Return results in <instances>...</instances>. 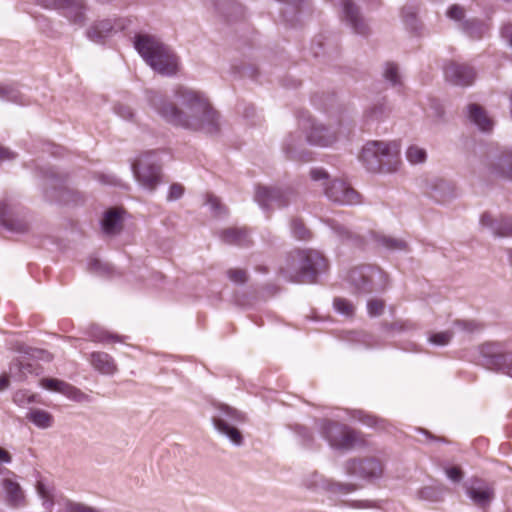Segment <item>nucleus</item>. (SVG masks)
I'll list each match as a JSON object with an SVG mask.
<instances>
[{
  "label": "nucleus",
  "mask_w": 512,
  "mask_h": 512,
  "mask_svg": "<svg viewBox=\"0 0 512 512\" xmlns=\"http://www.w3.org/2000/svg\"><path fill=\"white\" fill-rule=\"evenodd\" d=\"M175 97L176 104L157 92L151 91L148 94L150 105L166 122L207 134L218 132V113L203 95L197 91L179 88L175 92Z\"/></svg>",
  "instance_id": "obj_1"
},
{
  "label": "nucleus",
  "mask_w": 512,
  "mask_h": 512,
  "mask_svg": "<svg viewBox=\"0 0 512 512\" xmlns=\"http://www.w3.org/2000/svg\"><path fill=\"white\" fill-rule=\"evenodd\" d=\"M326 267V260L319 252L299 250L288 254L280 270L289 281L312 283Z\"/></svg>",
  "instance_id": "obj_2"
},
{
  "label": "nucleus",
  "mask_w": 512,
  "mask_h": 512,
  "mask_svg": "<svg viewBox=\"0 0 512 512\" xmlns=\"http://www.w3.org/2000/svg\"><path fill=\"white\" fill-rule=\"evenodd\" d=\"M135 48L145 62L162 75H173L178 69V59L169 47L157 38L140 35L135 40Z\"/></svg>",
  "instance_id": "obj_3"
},
{
  "label": "nucleus",
  "mask_w": 512,
  "mask_h": 512,
  "mask_svg": "<svg viewBox=\"0 0 512 512\" xmlns=\"http://www.w3.org/2000/svg\"><path fill=\"white\" fill-rule=\"evenodd\" d=\"M310 175L314 181H324V193L332 202L340 205H354L360 203L359 194L351 186L342 180H329V175L324 169H312Z\"/></svg>",
  "instance_id": "obj_4"
},
{
  "label": "nucleus",
  "mask_w": 512,
  "mask_h": 512,
  "mask_svg": "<svg viewBox=\"0 0 512 512\" xmlns=\"http://www.w3.org/2000/svg\"><path fill=\"white\" fill-rule=\"evenodd\" d=\"M244 421V414L225 405L220 406L217 413L212 417L215 429L225 435L230 442L236 446L242 445L243 437L240 431L235 427V424Z\"/></svg>",
  "instance_id": "obj_5"
},
{
  "label": "nucleus",
  "mask_w": 512,
  "mask_h": 512,
  "mask_svg": "<svg viewBox=\"0 0 512 512\" xmlns=\"http://www.w3.org/2000/svg\"><path fill=\"white\" fill-rule=\"evenodd\" d=\"M481 363L489 370L502 371L512 377V354L503 353L500 345L485 343L479 347Z\"/></svg>",
  "instance_id": "obj_6"
},
{
  "label": "nucleus",
  "mask_w": 512,
  "mask_h": 512,
  "mask_svg": "<svg viewBox=\"0 0 512 512\" xmlns=\"http://www.w3.org/2000/svg\"><path fill=\"white\" fill-rule=\"evenodd\" d=\"M322 435L330 446L336 449H350L357 442L358 435L347 426L323 420L321 425Z\"/></svg>",
  "instance_id": "obj_7"
},
{
  "label": "nucleus",
  "mask_w": 512,
  "mask_h": 512,
  "mask_svg": "<svg viewBox=\"0 0 512 512\" xmlns=\"http://www.w3.org/2000/svg\"><path fill=\"white\" fill-rule=\"evenodd\" d=\"M295 198L296 194L290 188L258 187L255 193V201L264 210L283 208Z\"/></svg>",
  "instance_id": "obj_8"
},
{
  "label": "nucleus",
  "mask_w": 512,
  "mask_h": 512,
  "mask_svg": "<svg viewBox=\"0 0 512 512\" xmlns=\"http://www.w3.org/2000/svg\"><path fill=\"white\" fill-rule=\"evenodd\" d=\"M345 473L349 476H356L365 480H375L383 474V464L374 457L362 460L351 459L344 465Z\"/></svg>",
  "instance_id": "obj_9"
},
{
  "label": "nucleus",
  "mask_w": 512,
  "mask_h": 512,
  "mask_svg": "<svg viewBox=\"0 0 512 512\" xmlns=\"http://www.w3.org/2000/svg\"><path fill=\"white\" fill-rule=\"evenodd\" d=\"M152 153H146L132 164V170L137 181L146 189L152 191L160 180V169L150 162Z\"/></svg>",
  "instance_id": "obj_10"
},
{
  "label": "nucleus",
  "mask_w": 512,
  "mask_h": 512,
  "mask_svg": "<svg viewBox=\"0 0 512 512\" xmlns=\"http://www.w3.org/2000/svg\"><path fill=\"white\" fill-rule=\"evenodd\" d=\"M45 8L55 9L73 24L83 25L85 22V4L83 0H37Z\"/></svg>",
  "instance_id": "obj_11"
},
{
  "label": "nucleus",
  "mask_w": 512,
  "mask_h": 512,
  "mask_svg": "<svg viewBox=\"0 0 512 512\" xmlns=\"http://www.w3.org/2000/svg\"><path fill=\"white\" fill-rule=\"evenodd\" d=\"M9 477L1 481V487L4 494L5 503L12 508H22L27 505V498L24 489L17 481L14 473L10 472Z\"/></svg>",
  "instance_id": "obj_12"
},
{
  "label": "nucleus",
  "mask_w": 512,
  "mask_h": 512,
  "mask_svg": "<svg viewBox=\"0 0 512 512\" xmlns=\"http://www.w3.org/2000/svg\"><path fill=\"white\" fill-rule=\"evenodd\" d=\"M381 272L372 267L352 269L348 274V281L355 287L358 293H371L374 289L375 277H380Z\"/></svg>",
  "instance_id": "obj_13"
},
{
  "label": "nucleus",
  "mask_w": 512,
  "mask_h": 512,
  "mask_svg": "<svg viewBox=\"0 0 512 512\" xmlns=\"http://www.w3.org/2000/svg\"><path fill=\"white\" fill-rule=\"evenodd\" d=\"M479 326L473 321L455 320L451 330L431 333L428 340L431 344L437 346H446L450 343L456 332L473 333Z\"/></svg>",
  "instance_id": "obj_14"
},
{
  "label": "nucleus",
  "mask_w": 512,
  "mask_h": 512,
  "mask_svg": "<svg viewBox=\"0 0 512 512\" xmlns=\"http://www.w3.org/2000/svg\"><path fill=\"white\" fill-rule=\"evenodd\" d=\"M444 75L448 82L457 86L471 85L476 76L473 68L455 62H450L444 67Z\"/></svg>",
  "instance_id": "obj_15"
},
{
  "label": "nucleus",
  "mask_w": 512,
  "mask_h": 512,
  "mask_svg": "<svg viewBox=\"0 0 512 512\" xmlns=\"http://www.w3.org/2000/svg\"><path fill=\"white\" fill-rule=\"evenodd\" d=\"M378 157L381 162V171H395L399 164L400 146L397 142L377 141Z\"/></svg>",
  "instance_id": "obj_16"
},
{
  "label": "nucleus",
  "mask_w": 512,
  "mask_h": 512,
  "mask_svg": "<svg viewBox=\"0 0 512 512\" xmlns=\"http://www.w3.org/2000/svg\"><path fill=\"white\" fill-rule=\"evenodd\" d=\"M42 385L46 389L60 392L67 398L78 403H88L91 401L89 395L85 394L80 389L58 379H44L42 381Z\"/></svg>",
  "instance_id": "obj_17"
},
{
  "label": "nucleus",
  "mask_w": 512,
  "mask_h": 512,
  "mask_svg": "<svg viewBox=\"0 0 512 512\" xmlns=\"http://www.w3.org/2000/svg\"><path fill=\"white\" fill-rule=\"evenodd\" d=\"M33 372V364L25 357L20 356L13 360L9 367V376H0V391L5 390L9 386V377L21 381L28 374Z\"/></svg>",
  "instance_id": "obj_18"
},
{
  "label": "nucleus",
  "mask_w": 512,
  "mask_h": 512,
  "mask_svg": "<svg viewBox=\"0 0 512 512\" xmlns=\"http://www.w3.org/2000/svg\"><path fill=\"white\" fill-rule=\"evenodd\" d=\"M340 132L332 130L322 124H313L307 135L308 141L313 145L330 146L339 138Z\"/></svg>",
  "instance_id": "obj_19"
},
{
  "label": "nucleus",
  "mask_w": 512,
  "mask_h": 512,
  "mask_svg": "<svg viewBox=\"0 0 512 512\" xmlns=\"http://www.w3.org/2000/svg\"><path fill=\"white\" fill-rule=\"evenodd\" d=\"M467 494L475 505L479 507H486L494 498V490L488 484L477 481L473 483L468 489Z\"/></svg>",
  "instance_id": "obj_20"
},
{
  "label": "nucleus",
  "mask_w": 512,
  "mask_h": 512,
  "mask_svg": "<svg viewBox=\"0 0 512 512\" xmlns=\"http://www.w3.org/2000/svg\"><path fill=\"white\" fill-rule=\"evenodd\" d=\"M343 13L345 19L351 25L355 33L364 35L367 33V25L364 19L359 14L358 8L355 6L352 0L342 1Z\"/></svg>",
  "instance_id": "obj_21"
},
{
  "label": "nucleus",
  "mask_w": 512,
  "mask_h": 512,
  "mask_svg": "<svg viewBox=\"0 0 512 512\" xmlns=\"http://www.w3.org/2000/svg\"><path fill=\"white\" fill-rule=\"evenodd\" d=\"M35 490L47 511H51L57 499L54 485L44 478H39L35 484Z\"/></svg>",
  "instance_id": "obj_22"
},
{
  "label": "nucleus",
  "mask_w": 512,
  "mask_h": 512,
  "mask_svg": "<svg viewBox=\"0 0 512 512\" xmlns=\"http://www.w3.org/2000/svg\"><path fill=\"white\" fill-rule=\"evenodd\" d=\"M90 363L101 374L113 375L117 372L113 358L105 352H93L90 355Z\"/></svg>",
  "instance_id": "obj_23"
},
{
  "label": "nucleus",
  "mask_w": 512,
  "mask_h": 512,
  "mask_svg": "<svg viewBox=\"0 0 512 512\" xmlns=\"http://www.w3.org/2000/svg\"><path fill=\"white\" fill-rule=\"evenodd\" d=\"M379 148L377 147V141H371L366 143L363 147L360 159L366 168L370 171L377 172L381 171V162L378 157Z\"/></svg>",
  "instance_id": "obj_24"
},
{
  "label": "nucleus",
  "mask_w": 512,
  "mask_h": 512,
  "mask_svg": "<svg viewBox=\"0 0 512 512\" xmlns=\"http://www.w3.org/2000/svg\"><path fill=\"white\" fill-rule=\"evenodd\" d=\"M102 230L107 235H116L122 229V215L121 211L111 209L104 214L101 221Z\"/></svg>",
  "instance_id": "obj_25"
},
{
  "label": "nucleus",
  "mask_w": 512,
  "mask_h": 512,
  "mask_svg": "<svg viewBox=\"0 0 512 512\" xmlns=\"http://www.w3.org/2000/svg\"><path fill=\"white\" fill-rule=\"evenodd\" d=\"M114 23L111 20L105 19L94 23L87 31V36L90 40L100 43L108 37L114 30Z\"/></svg>",
  "instance_id": "obj_26"
},
{
  "label": "nucleus",
  "mask_w": 512,
  "mask_h": 512,
  "mask_svg": "<svg viewBox=\"0 0 512 512\" xmlns=\"http://www.w3.org/2000/svg\"><path fill=\"white\" fill-rule=\"evenodd\" d=\"M468 115L471 122H473L480 130L490 131L493 126L492 120L486 115L485 111L477 104H470L468 106Z\"/></svg>",
  "instance_id": "obj_27"
},
{
  "label": "nucleus",
  "mask_w": 512,
  "mask_h": 512,
  "mask_svg": "<svg viewBox=\"0 0 512 512\" xmlns=\"http://www.w3.org/2000/svg\"><path fill=\"white\" fill-rule=\"evenodd\" d=\"M221 239L226 244L239 246L247 245L249 241L248 232L244 228H228L222 231Z\"/></svg>",
  "instance_id": "obj_28"
},
{
  "label": "nucleus",
  "mask_w": 512,
  "mask_h": 512,
  "mask_svg": "<svg viewBox=\"0 0 512 512\" xmlns=\"http://www.w3.org/2000/svg\"><path fill=\"white\" fill-rule=\"evenodd\" d=\"M27 419L40 429H47L53 424V416L41 409H32L27 413Z\"/></svg>",
  "instance_id": "obj_29"
},
{
  "label": "nucleus",
  "mask_w": 512,
  "mask_h": 512,
  "mask_svg": "<svg viewBox=\"0 0 512 512\" xmlns=\"http://www.w3.org/2000/svg\"><path fill=\"white\" fill-rule=\"evenodd\" d=\"M8 213V206L6 203H0V224L4 225L8 230L23 233L27 231L28 225L21 220L7 221L6 215Z\"/></svg>",
  "instance_id": "obj_30"
},
{
  "label": "nucleus",
  "mask_w": 512,
  "mask_h": 512,
  "mask_svg": "<svg viewBox=\"0 0 512 512\" xmlns=\"http://www.w3.org/2000/svg\"><path fill=\"white\" fill-rule=\"evenodd\" d=\"M313 487H315V488L321 487L328 491L339 492V493H349V492H353L357 489L356 485L351 484V483H347V484L334 483L329 480H324L322 478H320V482H318V480L315 481Z\"/></svg>",
  "instance_id": "obj_31"
},
{
  "label": "nucleus",
  "mask_w": 512,
  "mask_h": 512,
  "mask_svg": "<svg viewBox=\"0 0 512 512\" xmlns=\"http://www.w3.org/2000/svg\"><path fill=\"white\" fill-rule=\"evenodd\" d=\"M481 224L483 226H490L494 232L500 236H512V222L504 220L501 224L494 226V221L491 216L484 214L481 217Z\"/></svg>",
  "instance_id": "obj_32"
},
{
  "label": "nucleus",
  "mask_w": 512,
  "mask_h": 512,
  "mask_svg": "<svg viewBox=\"0 0 512 512\" xmlns=\"http://www.w3.org/2000/svg\"><path fill=\"white\" fill-rule=\"evenodd\" d=\"M495 173L512 180V151L499 157L495 164Z\"/></svg>",
  "instance_id": "obj_33"
},
{
  "label": "nucleus",
  "mask_w": 512,
  "mask_h": 512,
  "mask_svg": "<svg viewBox=\"0 0 512 512\" xmlns=\"http://www.w3.org/2000/svg\"><path fill=\"white\" fill-rule=\"evenodd\" d=\"M378 244L386 250L390 251H402L407 248V243L398 238L391 236L381 235L377 237Z\"/></svg>",
  "instance_id": "obj_34"
},
{
  "label": "nucleus",
  "mask_w": 512,
  "mask_h": 512,
  "mask_svg": "<svg viewBox=\"0 0 512 512\" xmlns=\"http://www.w3.org/2000/svg\"><path fill=\"white\" fill-rule=\"evenodd\" d=\"M406 158L413 165L421 164L426 161L427 153L425 149L417 145H411L406 150Z\"/></svg>",
  "instance_id": "obj_35"
},
{
  "label": "nucleus",
  "mask_w": 512,
  "mask_h": 512,
  "mask_svg": "<svg viewBox=\"0 0 512 512\" xmlns=\"http://www.w3.org/2000/svg\"><path fill=\"white\" fill-rule=\"evenodd\" d=\"M333 305L335 310L345 317H352L354 315V305L344 298H335Z\"/></svg>",
  "instance_id": "obj_36"
},
{
  "label": "nucleus",
  "mask_w": 512,
  "mask_h": 512,
  "mask_svg": "<svg viewBox=\"0 0 512 512\" xmlns=\"http://www.w3.org/2000/svg\"><path fill=\"white\" fill-rule=\"evenodd\" d=\"M63 507L60 512H98L96 509L82 503L73 502L63 498Z\"/></svg>",
  "instance_id": "obj_37"
},
{
  "label": "nucleus",
  "mask_w": 512,
  "mask_h": 512,
  "mask_svg": "<svg viewBox=\"0 0 512 512\" xmlns=\"http://www.w3.org/2000/svg\"><path fill=\"white\" fill-rule=\"evenodd\" d=\"M0 99L14 103H22L19 91L8 85L0 86Z\"/></svg>",
  "instance_id": "obj_38"
},
{
  "label": "nucleus",
  "mask_w": 512,
  "mask_h": 512,
  "mask_svg": "<svg viewBox=\"0 0 512 512\" xmlns=\"http://www.w3.org/2000/svg\"><path fill=\"white\" fill-rule=\"evenodd\" d=\"M384 77L393 86L400 84V75L397 65L393 63H388L384 70Z\"/></svg>",
  "instance_id": "obj_39"
},
{
  "label": "nucleus",
  "mask_w": 512,
  "mask_h": 512,
  "mask_svg": "<svg viewBox=\"0 0 512 512\" xmlns=\"http://www.w3.org/2000/svg\"><path fill=\"white\" fill-rule=\"evenodd\" d=\"M13 400L18 406H25L26 404L34 402L35 395L25 390H19L14 394Z\"/></svg>",
  "instance_id": "obj_40"
},
{
  "label": "nucleus",
  "mask_w": 512,
  "mask_h": 512,
  "mask_svg": "<svg viewBox=\"0 0 512 512\" xmlns=\"http://www.w3.org/2000/svg\"><path fill=\"white\" fill-rule=\"evenodd\" d=\"M388 110L384 104H377L367 112V118L371 121H378L387 114Z\"/></svg>",
  "instance_id": "obj_41"
},
{
  "label": "nucleus",
  "mask_w": 512,
  "mask_h": 512,
  "mask_svg": "<svg viewBox=\"0 0 512 512\" xmlns=\"http://www.w3.org/2000/svg\"><path fill=\"white\" fill-rule=\"evenodd\" d=\"M462 28L469 33V35L473 38H479L481 36L480 33H478L477 31L478 30H481L483 27L482 25L475 21V20H472V21H465L463 24H462Z\"/></svg>",
  "instance_id": "obj_42"
},
{
  "label": "nucleus",
  "mask_w": 512,
  "mask_h": 512,
  "mask_svg": "<svg viewBox=\"0 0 512 512\" xmlns=\"http://www.w3.org/2000/svg\"><path fill=\"white\" fill-rule=\"evenodd\" d=\"M367 310L370 316H379L384 310V303L378 299L370 300L367 303Z\"/></svg>",
  "instance_id": "obj_43"
},
{
  "label": "nucleus",
  "mask_w": 512,
  "mask_h": 512,
  "mask_svg": "<svg viewBox=\"0 0 512 512\" xmlns=\"http://www.w3.org/2000/svg\"><path fill=\"white\" fill-rule=\"evenodd\" d=\"M292 232L298 239L308 238V231L305 229L303 223L299 220H294L291 224Z\"/></svg>",
  "instance_id": "obj_44"
},
{
  "label": "nucleus",
  "mask_w": 512,
  "mask_h": 512,
  "mask_svg": "<svg viewBox=\"0 0 512 512\" xmlns=\"http://www.w3.org/2000/svg\"><path fill=\"white\" fill-rule=\"evenodd\" d=\"M446 476L453 482L461 481L463 473L457 466L448 467L445 469Z\"/></svg>",
  "instance_id": "obj_45"
},
{
  "label": "nucleus",
  "mask_w": 512,
  "mask_h": 512,
  "mask_svg": "<svg viewBox=\"0 0 512 512\" xmlns=\"http://www.w3.org/2000/svg\"><path fill=\"white\" fill-rule=\"evenodd\" d=\"M228 277L235 283H244L246 281V273L241 269H234L228 271Z\"/></svg>",
  "instance_id": "obj_46"
},
{
  "label": "nucleus",
  "mask_w": 512,
  "mask_h": 512,
  "mask_svg": "<svg viewBox=\"0 0 512 512\" xmlns=\"http://www.w3.org/2000/svg\"><path fill=\"white\" fill-rule=\"evenodd\" d=\"M447 16L455 21H460L464 17V10L458 5H453L448 9Z\"/></svg>",
  "instance_id": "obj_47"
},
{
  "label": "nucleus",
  "mask_w": 512,
  "mask_h": 512,
  "mask_svg": "<svg viewBox=\"0 0 512 512\" xmlns=\"http://www.w3.org/2000/svg\"><path fill=\"white\" fill-rule=\"evenodd\" d=\"M184 192V188L180 184H173L170 186L169 193L167 199L169 201L179 199Z\"/></svg>",
  "instance_id": "obj_48"
},
{
  "label": "nucleus",
  "mask_w": 512,
  "mask_h": 512,
  "mask_svg": "<svg viewBox=\"0 0 512 512\" xmlns=\"http://www.w3.org/2000/svg\"><path fill=\"white\" fill-rule=\"evenodd\" d=\"M115 111H116V113H117L120 117H122L123 119H126V120L131 119V118H132V116H133V112H132L131 108H130V107H128V106H124V105H117V106L115 107Z\"/></svg>",
  "instance_id": "obj_49"
},
{
  "label": "nucleus",
  "mask_w": 512,
  "mask_h": 512,
  "mask_svg": "<svg viewBox=\"0 0 512 512\" xmlns=\"http://www.w3.org/2000/svg\"><path fill=\"white\" fill-rule=\"evenodd\" d=\"M208 204L210 205L211 209H212V210H213L217 215H219V214L221 213V210H222V208H223V207H222V205H221V203H220V201H219V199H218V198L213 197V196L209 197V199H208Z\"/></svg>",
  "instance_id": "obj_50"
},
{
  "label": "nucleus",
  "mask_w": 512,
  "mask_h": 512,
  "mask_svg": "<svg viewBox=\"0 0 512 512\" xmlns=\"http://www.w3.org/2000/svg\"><path fill=\"white\" fill-rule=\"evenodd\" d=\"M15 158V154L7 148L0 146V160H11Z\"/></svg>",
  "instance_id": "obj_51"
},
{
  "label": "nucleus",
  "mask_w": 512,
  "mask_h": 512,
  "mask_svg": "<svg viewBox=\"0 0 512 512\" xmlns=\"http://www.w3.org/2000/svg\"><path fill=\"white\" fill-rule=\"evenodd\" d=\"M360 420L363 422V424L374 427L378 425V419L372 415H364Z\"/></svg>",
  "instance_id": "obj_52"
},
{
  "label": "nucleus",
  "mask_w": 512,
  "mask_h": 512,
  "mask_svg": "<svg viewBox=\"0 0 512 512\" xmlns=\"http://www.w3.org/2000/svg\"><path fill=\"white\" fill-rule=\"evenodd\" d=\"M92 337H93L94 341H98V342H104V341H107L108 339L112 338L107 333L100 331V330L97 333L93 334Z\"/></svg>",
  "instance_id": "obj_53"
},
{
  "label": "nucleus",
  "mask_w": 512,
  "mask_h": 512,
  "mask_svg": "<svg viewBox=\"0 0 512 512\" xmlns=\"http://www.w3.org/2000/svg\"><path fill=\"white\" fill-rule=\"evenodd\" d=\"M503 36L509 41L512 46V25H506L502 30Z\"/></svg>",
  "instance_id": "obj_54"
},
{
  "label": "nucleus",
  "mask_w": 512,
  "mask_h": 512,
  "mask_svg": "<svg viewBox=\"0 0 512 512\" xmlns=\"http://www.w3.org/2000/svg\"><path fill=\"white\" fill-rule=\"evenodd\" d=\"M12 460L11 455L3 448L0 447V463H10Z\"/></svg>",
  "instance_id": "obj_55"
},
{
  "label": "nucleus",
  "mask_w": 512,
  "mask_h": 512,
  "mask_svg": "<svg viewBox=\"0 0 512 512\" xmlns=\"http://www.w3.org/2000/svg\"><path fill=\"white\" fill-rule=\"evenodd\" d=\"M433 198H435L436 201L444 202L446 199L442 195H438V187L435 189V193L432 195Z\"/></svg>",
  "instance_id": "obj_56"
},
{
  "label": "nucleus",
  "mask_w": 512,
  "mask_h": 512,
  "mask_svg": "<svg viewBox=\"0 0 512 512\" xmlns=\"http://www.w3.org/2000/svg\"><path fill=\"white\" fill-rule=\"evenodd\" d=\"M354 507H359V508H367V507H370L369 505V502L365 501V502H359V504H353Z\"/></svg>",
  "instance_id": "obj_57"
},
{
  "label": "nucleus",
  "mask_w": 512,
  "mask_h": 512,
  "mask_svg": "<svg viewBox=\"0 0 512 512\" xmlns=\"http://www.w3.org/2000/svg\"><path fill=\"white\" fill-rule=\"evenodd\" d=\"M439 188H441V189H446L447 188L449 191L451 190L450 186L447 183H445V182H441L439 184Z\"/></svg>",
  "instance_id": "obj_58"
},
{
  "label": "nucleus",
  "mask_w": 512,
  "mask_h": 512,
  "mask_svg": "<svg viewBox=\"0 0 512 512\" xmlns=\"http://www.w3.org/2000/svg\"><path fill=\"white\" fill-rule=\"evenodd\" d=\"M344 233H348V232H347L344 228H341V229L339 230V234H340V235H343Z\"/></svg>",
  "instance_id": "obj_59"
}]
</instances>
